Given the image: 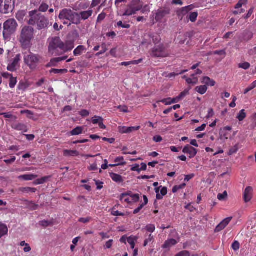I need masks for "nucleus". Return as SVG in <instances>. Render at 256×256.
Segmentation results:
<instances>
[{"mask_svg": "<svg viewBox=\"0 0 256 256\" xmlns=\"http://www.w3.org/2000/svg\"><path fill=\"white\" fill-rule=\"evenodd\" d=\"M12 128L16 130L23 131L24 132H28V131L27 126L25 124L22 123H17L14 124L12 126Z\"/></svg>", "mask_w": 256, "mask_h": 256, "instance_id": "nucleus-17", "label": "nucleus"}, {"mask_svg": "<svg viewBox=\"0 0 256 256\" xmlns=\"http://www.w3.org/2000/svg\"><path fill=\"white\" fill-rule=\"evenodd\" d=\"M8 228L7 226L0 222V238H2L3 236H6L8 234Z\"/></svg>", "mask_w": 256, "mask_h": 256, "instance_id": "nucleus-18", "label": "nucleus"}, {"mask_svg": "<svg viewBox=\"0 0 256 256\" xmlns=\"http://www.w3.org/2000/svg\"><path fill=\"white\" fill-rule=\"evenodd\" d=\"M248 2V0H239L238 4L235 6V8L238 9L241 8L243 5L246 4Z\"/></svg>", "mask_w": 256, "mask_h": 256, "instance_id": "nucleus-47", "label": "nucleus"}, {"mask_svg": "<svg viewBox=\"0 0 256 256\" xmlns=\"http://www.w3.org/2000/svg\"><path fill=\"white\" fill-rule=\"evenodd\" d=\"M102 50H101L100 52H98L96 54V56H99L101 54H104V53H105L106 52V51L107 50V48H106V44H102Z\"/></svg>", "mask_w": 256, "mask_h": 256, "instance_id": "nucleus-51", "label": "nucleus"}, {"mask_svg": "<svg viewBox=\"0 0 256 256\" xmlns=\"http://www.w3.org/2000/svg\"><path fill=\"white\" fill-rule=\"evenodd\" d=\"M246 117V114L245 112V110H240L239 113L238 114L236 118L239 120V121L243 120Z\"/></svg>", "mask_w": 256, "mask_h": 256, "instance_id": "nucleus-36", "label": "nucleus"}, {"mask_svg": "<svg viewBox=\"0 0 256 256\" xmlns=\"http://www.w3.org/2000/svg\"><path fill=\"white\" fill-rule=\"evenodd\" d=\"M170 14V10L168 8L159 9L156 13L155 20L157 22H160Z\"/></svg>", "mask_w": 256, "mask_h": 256, "instance_id": "nucleus-10", "label": "nucleus"}, {"mask_svg": "<svg viewBox=\"0 0 256 256\" xmlns=\"http://www.w3.org/2000/svg\"><path fill=\"white\" fill-rule=\"evenodd\" d=\"M175 256H190V253L189 252L186 250H184L180 252L178 254H176Z\"/></svg>", "mask_w": 256, "mask_h": 256, "instance_id": "nucleus-61", "label": "nucleus"}, {"mask_svg": "<svg viewBox=\"0 0 256 256\" xmlns=\"http://www.w3.org/2000/svg\"><path fill=\"white\" fill-rule=\"evenodd\" d=\"M160 102H162V103L166 105L171 104H172L171 98H164L161 100L157 102L158 103Z\"/></svg>", "mask_w": 256, "mask_h": 256, "instance_id": "nucleus-54", "label": "nucleus"}, {"mask_svg": "<svg viewBox=\"0 0 256 256\" xmlns=\"http://www.w3.org/2000/svg\"><path fill=\"white\" fill-rule=\"evenodd\" d=\"M117 108L122 112L127 113L128 112V108L126 106H119L117 107Z\"/></svg>", "mask_w": 256, "mask_h": 256, "instance_id": "nucleus-57", "label": "nucleus"}, {"mask_svg": "<svg viewBox=\"0 0 256 256\" xmlns=\"http://www.w3.org/2000/svg\"><path fill=\"white\" fill-rule=\"evenodd\" d=\"M28 206L30 210H34L38 209V206L32 202H28Z\"/></svg>", "mask_w": 256, "mask_h": 256, "instance_id": "nucleus-40", "label": "nucleus"}, {"mask_svg": "<svg viewBox=\"0 0 256 256\" xmlns=\"http://www.w3.org/2000/svg\"><path fill=\"white\" fill-rule=\"evenodd\" d=\"M186 184H182L179 186H175L173 187L172 189V192L173 193L176 192L179 190L182 189L186 186Z\"/></svg>", "mask_w": 256, "mask_h": 256, "instance_id": "nucleus-44", "label": "nucleus"}, {"mask_svg": "<svg viewBox=\"0 0 256 256\" xmlns=\"http://www.w3.org/2000/svg\"><path fill=\"white\" fill-rule=\"evenodd\" d=\"M42 60V57L40 55L34 54L31 52L24 56V62L31 70H36Z\"/></svg>", "mask_w": 256, "mask_h": 256, "instance_id": "nucleus-5", "label": "nucleus"}, {"mask_svg": "<svg viewBox=\"0 0 256 256\" xmlns=\"http://www.w3.org/2000/svg\"><path fill=\"white\" fill-rule=\"evenodd\" d=\"M228 196V193L224 191L222 194H219L218 196V198L220 200H224Z\"/></svg>", "mask_w": 256, "mask_h": 256, "instance_id": "nucleus-48", "label": "nucleus"}, {"mask_svg": "<svg viewBox=\"0 0 256 256\" xmlns=\"http://www.w3.org/2000/svg\"><path fill=\"white\" fill-rule=\"evenodd\" d=\"M145 229L148 232H153L155 230L156 228L154 225L150 224L146 226Z\"/></svg>", "mask_w": 256, "mask_h": 256, "instance_id": "nucleus-50", "label": "nucleus"}, {"mask_svg": "<svg viewBox=\"0 0 256 256\" xmlns=\"http://www.w3.org/2000/svg\"><path fill=\"white\" fill-rule=\"evenodd\" d=\"M138 238L136 236H130L128 238V242L130 245L132 249H134L135 246V242L137 240Z\"/></svg>", "mask_w": 256, "mask_h": 256, "instance_id": "nucleus-32", "label": "nucleus"}, {"mask_svg": "<svg viewBox=\"0 0 256 256\" xmlns=\"http://www.w3.org/2000/svg\"><path fill=\"white\" fill-rule=\"evenodd\" d=\"M136 12L135 11V10L134 9V8L132 6L129 4L128 6V8L126 10L125 12L122 14V16H132V14H136Z\"/></svg>", "mask_w": 256, "mask_h": 256, "instance_id": "nucleus-25", "label": "nucleus"}, {"mask_svg": "<svg viewBox=\"0 0 256 256\" xmlns=\"http://www.w3.org/2000/svg\"><path fill=\"white\" fill-rule=\"evenodd\" d=\"M130 197L134 202H138L140 199V195L138 194H132L130 195Z\"/></svg>", "mask_w": 256, "mask_h": 256, "instance_id": "nucleus-64", "label": "nucleus"}, {"mask_svg": "<svg viewBox=\"0 0 256 256\" xmlns=\"http://www.w3.org/2000/svg\"><path fill=\"white\" fill-rule=\"evenodd\" d=\"M48 51L54 56L62 54L64 42L59 37L55 36L48 39Z\"/></svg>", "mask_w": 256, "mask_h": 256, "instance_id": "nucleus-3", "label": "nucleus"}, {"mask_svg": "<svg viewBox=\"0 0 256 256\" xmlns=\"http://www.w3.org/2000/svg\"><path fill=\"white\" fill-rule=\"evenodd\" d=\"M16 160V156H12L11 157V158L10 159L4 160V162L6 164H11L14 162H15Z\"/></svg>", "mask_w": 256, "mask_h": 256, "instance_id": "nucleus-63", "label": "nucleus"}, {"mask_svg": "<svg viewBox=\"0 0 256 256\" xmlns=\"http://www.w3.org/2000/svg\"><path fill=\"white\" fill-rule=\"evenodd\" d=\"M64 154L66 156H75L79 155V152L77 150H66L64 151Z\"/></svg>", "mask_w": 256, "mask_h": 256, "instance_id": "nucleus-24", "label": "nucleus"}, {"mask_svg": "<svg viewBox=\"0 0 256 256\" xmlns=\"http://www.w3.org/2000/svg\"><path fill=\"white\" fill-rule=\"evenodd\" d=\"M48 179V177H43L40 179H38L36 180V184H40L44 183Z\"/></svg>", "mask_w": 256, "mask_h": 256, "instance_id": "nucleus-58", "label": "nucleus"}, {"mask_svg": "<svg viewBox=\"0 0 256 256\" xmlns=\"http://www.w3.org/2000/svg\"><path fill=\"white\" fill-rule=\"evenodd\" d=\"M58 18L61 20H66L70 22L68 26H70L72 24L76 25L78 19V12H74L70 9L65 8L60 11Z\"/></svg>", "mask_w": 256, "mask_h": 256, "instance_id": "nucleus-4", "label": "nucleus"}, {"mask_svg": "<svg viewBox=\"0 0 256 256\" xmlns=\"http://www.w3.org/2000/svg\"><path fill=\"white\" fill-rule=\"evenodd\" d=\"M194 8V6L191 4L182 8L181 10L178 12V16H181L182 18L186 14L190 11L193 10Z\"/></svg>", "mask_w": 256, "mask_h": 256, "instance_id": "nucleus-15", "label": "nucleus"}, {"mask_svg": "<svg viewBox=\"0 0 256 256\" xmlns=\"http://www.w3.org/2000/svg\"><path fill=\"white\" fill-rule=\"evenodd\" d=\"M0 115L4 116L6 118H12L14 120H16L17 119V117L16 116H13L10 113H0Z\"/></svg>", "mask_w": 256, "mask_h": 256, "instance_id": "nucleus-42", "label": "nucleus"}, {"mask_svg": "<svg viewBox=\"0 0 256 256\" xmlns=\"http://www.w3.org/2000/svg\"><path fill=\"white\" fill-rule=\"evenodd\" d=\"M232 220V217H228L216 226L214 230V232H218L224 230L229 224Z\"/></svg>", "mask_w": 256, "mask_h": 256, "instance_id": "nucleus-13", "label": "nucleus"}, {"mask_svg": "<svg viewBox=\"0 0 256 256\" xmlns=\"http://www.w3.org/2000/svg\"><path fill=\"white\" fill-rule=\"evenodd\" d=\"M202 82L203 84H204L206 86H213L216 84V82L213 80L210 79L208 76L203 77Z\"/></svg>", "mask_w": 256, "mask_h": 256, "instance_id": "nucleus-23", "label": "nucleus"}, {"mask_svg": "<svg viewBox=\"0 0 256 256\" xmlns=\"http://www.w3.org/2000/svg\"><path fill=\"white\" fill-rule=\"evenodd\" d=\"M93 14V10H88L86 11H82L80 12H78V19L77 20L78 22L76 25L80 24L81 20H86L90 18Z\"/></svg>", "mask_w": 256, "mask_h": 256, "instance_id": "nucleus-9", "label": "nucleus"}, {"mask_svg": "<svg viewBox=\"0 0 256 256\" xmlns=\"http://www.w3.org/2000/svg\"><path fill=\"white\" fill-rule=\"evenodd\" d=\"M34 38V28L26 26L22 28L18 37V41L23 49H28L31 46V41Z\"/></svg>", "mask_w": 256, "mask_h": 256, "instance_id": "nucleus-2", "label": "nucleus"}, {"mask_svg": "<svg viewBox=\"0 0 256 256\" xmlns=\"http://www.w3.org/2000/svg\"><path fill=\"white\" fill-rule=\"evenodd\" d=\"M48 8V6L46 4H42L39 8V10L42 12H46Z\"/></svg>", "mask_w": 256, "mask_h": 256, "instance_id": "nucleus-53", "label": "nucleus"}, {"mask_svg": "<svg viewBox=\"0 0 256 256\" xmlns=\"http://www.w3.org/2000/svg\"><path fill=\"white\" fill-rule=\"evenodd\" d=\"M74 44L72 42L64 44V48L62 50V54L65 52L71 50L74 48Z\"/></svg>", "mask_w": 256, "mask_h": 256, "instance_id": "nucleus-28", "label": "nucleus"}, {"mask_svg": "<svg viewBox=\"0 0 256 256\" xmlns=\"http://www.w3.org/2000/svg\"><path fill=\"white\" fill-rule=\"evenodd\" d=\"M20 112L22 114H27V115H28L27 116L30 118H32L31 116H33V114H34L33 112L32 111L29 110H22Z\"/></svg>", "mask_w": 256, "mask_h": 256, "instance_id": "nucleus-59", "label": "nucleus"}, {"mask_svg": "<svg viewBox=\"0 0 256 256\" xmlns=\"http://www.w3.org/2000/svg\"><path fill=\"white\" fill-rule=\"evenodd\" d=\"M232 248L234 251L238 250L240 248V243L238 241H234L232 244Z\"/></svg>", "mask_w": 256, "mask_h": 256, "instance_id": "nucleus-55", "label": "nucleus"}, {"mask_svg": "<svg viewBox=\"0 0 256 256\" xmlns=\"http://www.w3.org/2000/svg\"><path fill=\"white\" fill-rule=\"evenodd\" d=\"M67 72H68V70L66 69L58 70V69L52 68L50 70V73H54L55 74H64V73H66Z\"/></svg>", "mask_w": 256, "mask_h": 256, "instance_id": "nucleus-38", "label": "nucleus"}, {"mask_svg": "<svg viewBox=\"0 0 256 256\" xmlns=\"http://www.w3.org/2000/svg\"><path fill=\"white\" fill-rule=\"evenodd\" d=\"M114 162L116 164H119V166H124L126 164V162L124 161V158L122 156L116 158Z\"/></svg>", "mask_w": 256, "mask_h": 256, "instance_id": "nucleus-37", "label": "nucleus"}, {"mask_svg": "<svg viewBox=\"0 0 256 256\" xmlns=\"http://www.w3.org/2000/svg\"><path fill=\"white\" fill-rule=\"evenodd\" d=\"M207 89V86L206 85L198 86L195 88L196 91L201 94H204L206 92Z\"/></svg>", "mask_w": 256, "mask_h": 256, "instance_id": "nucleus-30", "label": "nucleus"}, {"mask_svg": "<svg viewBox=\"0 0 256 256\" xmlns=\"http://www.w3.org/2000/svg\"><path fill=\"white\" fill-rule=\"evenodd\" d=\"M154 236H152L151 234L148 236V238H146L144 242V246H146L148 243L154 242Z\"/></svg>", "mask_w": 256, "mask_h": 256, "instance_id": "nucleus-46", "label": "nucleus"}, {"mask_svg": "<svg viewBox=\"0 0 256 256\" xmlns=\"http://www.w3.org/2000/svg\"><path fill=\"white\" fill-rule=\"evenodd\" d=\"M84 47L82 46H79L74 51V54L75 56L81 55L82 52L84 50Z\"/></svg>", "mask_w": 256, "mask_h": 256, "instance_id": "nucleus-33", "label": "nucleus"}, {"mask_svg": "<svg viewBox=\"0 0 256 256\" xmlns=\"http://www.w3.org/2000/svg\"><path fill=\"white\" fill-rule=\"evenodd\" d=\"M111 214L114 216H125L124 214L120 212L118 210H115L114 209H112Z\"/></svg>", "mask_w": 256, "mask_h": 256, "instance_id": "nucleus-56", "label": "nucleus"}, {"mask_svg": "<svg viewBox=\"0 0 256 256\" xmlns=\"http://www.w3.org/2000/svg\"><path fill=\"white\" fill-rule=\"evenodd\" d=\"M130 4L132 6L136 12L142 8V4L140 0H134Z\"/></svg>", "mask_w": 256, "mask_h": 256, "instance_id": "nucleus-19", "label": "nucleus"}, {"mask_svg": "<svg viewBox=\"0 0 256 256\" xmlns=\"http://www.w3.org/2000/svg\"><path fill=\"white\" fill-rule=\"evenodd\" d=\"M142 58H140L138 60H132L128 62H122L120 65L124 66H128L130 64L136 65L142 62Z\"/></svg>", "mask_w": 256, "mask_h": 256, "instance_id": "nucleus-26", "label": "nucleus"}, {"mask_svg": "<svg viewBox=\"0 0 256 256\" xmlns=\"http://www.w3.org/2000/svg\"><path fill=\"white\" fill-rule=\"evenodd\" d=\"M110 178L116 182L121 183L124 182V180L121 176L120 174L111 172L110 174Z\"/></svg>", "mask_w": 256, "mask_h": 256, "instance_id": "nucleus-20", "label": "nucleus"}, {"mask_svg": "<svg viewBox=\"0 0 256 256\" xmlns=\"http://www.w3.org/2000/svg\"><path fill=\"white\" fill-rule=\"evenodd\" d=\"M59 62L58 58H54L51 59L50 62L46 65V68H50L52 66H56L57 64Z\"/></svg>", "mask_w": 256, "mask_h": 256, "instance_id": "nucleus-35", "label": "nucleus"}, {"mask_svg": "<svg viewBox=\"0 0 256 256\" xmlns=\"http://www.w3.org/2000/svg\"><path fill=\"white\" fill-rule=\"evenodd\" d=\"M101 120H104L102 118L98 116H94L92 119V122L94 124H98Z\"/></svg>", "mask_w": 256, "mask_h": 256, "instance_id": "nucleus-43", "label": "nucleus"}, {"mask_svg": "<svg viewBox=\"0 0 256 256\" xmlns=\"http://www.w3.org/2000/svg\"><path fill=\"white\" fill-rule=\"evenodd\" d=\"M128 196H130L129 194H122L120 198V200H124L128 204L130 203V198L128 197Z\"/></svg>", "mask_w": 256, "mask_h": 256, "instance_id": "nucleus-39", "label": "nucleus"}, {"mask_svg": "<svg viewBox=\"0 0 256 256\" xmlns=\"http://www.w3.org/2000/svg\"><path fill=\"white\" fill-rule=\"evenodd\" d=\"M198 14L197 12H194L190 14L189 19L192 22H194L196 20Z\"/></svg>", "mask_w": 256, "mask_h": 256, "instance_id": "nucleus-41", "label": "nucleus"}, {"mask_svg": "<svg viewBox=\"0 0 256 256\" xmlns=\"http://www.w3.org/2000/svg\"><path fill=\"white\" fill-rule=\"evenodd\" d=\"M165 49L166 47L163 44L156 46L152 50L150 55L154 58H166L168 54L165 51Z\"/></svg>", "mask_w": 256, "mask_h": 256, "instance_id": "nucleus-7", "label": "nucleus"}, {"mask_svg": "<svg viewBox=\"0 0 256 256\" xmlns=\"http://www.w3.org/2000/svg\"><path fill=\"white\" fill-rule=\"evenodd\" d=\"M84 130V128L82 126H77L72 131H70V134L72 136H77L81 134Z\"/></svg>", "mask_w": 256, "mask_h": 256, "instance_id": "nucleus-29", "label": "nucleus"}, {"mask_svg": "<svg viewBox=\"0 0 256 256\" xmlns=\"http://www.w3.org/2000/svg\"><path fill=\"white\" fill-rule=\"evenodd\" d=\"M26 20L30 26L36 25L38 30L46 28L49 25L48 20L37 10L30 12Z\"/></svg>", "mask_w": 256, "mask_h": 256, "instance_id": "nucleus-1", "label": "nucleus"}, {"mask_svg": "<svg viewBox=\"0 0 256 256\" xmlns=\"http://www.w3.org/2000/svg\"><path fill=\"white\" fill-rule=\"evenodd\" d=\"M192 78H186V82L188 84H197L198 82V79L197 78L195 77V74H192L191 75Z\"/></svg>", "mask_w": 256, "mask_h": 256, "instance_id": "nucleus-31", "label": "nucleus"}, {"mask_svg": "<svg viewBox=\"0 0 256 256\" xmlns=\"http://www.w3.org/2000/svg\"><path fill=\"white\" fill-rule=\"evenodd\" d=\"M140 128V126H131V127H126L123 126L122 128H120V132L122 134H128L132 132L138 130Z\"/></svg>", "mask_w": 256, "mask_h": 256, "instance_id": "nucleus-16", "label": "nucleus"}, {"mask_svg": "<svg viewBox=\"0 0 256 256\" xmlns=\"http://www.w3.org/2000/svg\"><path fill=\"white\" fill-rule=\"evenodd\" d=\"M238 145H236L234 146L233 148H231L230 150H229V154L230 155H232L236 152L238 150Z\"/></svg>", "mask_w": 256, "mask_h": 256, "instance_id": "nucleus-62", "label": "nucleus"}, {"mask_svg": "<svg viewBox=\"0 0 256 256\" xmlns=\"http://www.w3.org/2000/svg\"><path fill=\"white\" fill-rule=\"evenodd\" d=\"M117 26L119 27H122L125 28H129L130 25L128 24H124L122 21H120L117 23Z\"/></svg>", "mask_w": 256, "mask_h": 256, "instance_id": "nucleus-60", "label": "nucleus"}, {"mask_svg": "<svg viewBox=\"0 0 256 256\" xmlns=\"http://www.w3.org/2000/svg\"><path fill=\"white\" fill-rule=\"evenodd\" d=\"M250 67V64L248 62L240 64H238V68H243L245 70L248 69Z\"/></svg>", "mask_w": 256, "mask_h": 256, "instance_id": "nucleus-49", "label": "nucleus"}, {"mask_svg": "<svg viewBox=\"0 0 256 256\" xmlns=\"http://www.w3.org/2000/svg\"><path fill=\"white\" fill-rule=\"evenodd\" d=\"M182 152L186 154H188L190 158H192L196 156L198 150L191 146L188 144L184 147L182 150Z\"/></svg>", "mask_w": 256, "mask_h": 256, "instance_id": "nucleus-11", "label": "nucleus"}, {"mask_svg": "<svg viewBox=\"0 0 256 256\" xmlns=\"http://www.w3.org/2000/svg\"><path fill=\"white\" fill-rule=\"evenodd\" d=\"M18 24L14 18L7 20L4 24L3 36L5 39L10 38V36L16 32Z\"/></svg>", "mask_w": 256, "mask_h": 256, "instance_id": "nucleus-6", "label": "nucleus"}, {"mask_svg": "<svg viewBox=\"0 0 256 256\" xmlns=\"http://www.w3.org/2000/svg\"><path fill=\"white\" fill-rule=\"evenodd\" d=\"M253 36V34L249 31H246L244 33L243 40L244 41H248L251 40Z\"/></svg>", "mask_w": 256, "mask_h": 256, "instance_id": "nucleus-34", "label": "nucleus"}, {"mask_svg": "<svg viewBox=\"0 0 256 256\" xmlns=\"http://www.w3.org/2000/svg\"><path fill=\"white\" fill-rule=\"evenodd\" d=\"M18 191L22 193L28 194L30 192L34 193L36 191V189L34 188L30 187H20L18 189Z\"/></svg>", "mask_w": 256, "mask_h": 256, "instance_id": "nucleus-21", "label": "nucleus"}, {"mask_svg": "<svg viewBox=\"0 0 256 256\" xmlns=\"http://www.w3.org/2000/svg\"><path fill=\"white\" fill-rule=\"evenodd\" d=\"M36 175L30 174L20 176L18 178L20 179H22L24 180H32L36 178Z\"/></svg>", "mask_w": 256, "mask_h": 256, "instance_id": "nucleus-27", "label": "nucleus"}, {"mask_svg": "<svg viewBox=\"0 0 256 256\" xmlns=\"http://www.w3.org/2000/svg\"><path fill=\"white\" fill-rule=\"evenodd\" d=\"M177 244V242L176 240L171 238L166 240L164 244H163L162 248H169L173 246L176 245Z\"/></svg>", "mask_w": 256, "mask_h": 256, "instance_id": "nucleus-22", "label": "nucleus"}, {"mask_svg": "<svg viewBox=\"0 0 256 256\" xmlns=\"http://www.w3.org/2000/svg\"><path fill=\"white\" fill-rule=\"evenodd\" d=\"M20 54H17L13 59L12 62L10 63L7 67L8 70L14 72L16 70V68L18 66V64L20 61Z\"/></svg>", "mask_w": 256, "mask_h": 256, "instance_id": "nucleus-12", "label": "nucleus"}, {"mask_svg": "<svg viewBox=\"0 0 256 256\" xmlns=\"http://www.w3.org/2000/svg\"><path fill=\"white\" fill-rule=\"evenodd\" d=\"M17 82V80L16 78H14L13 76L10 77V88H14L16 85Z\"/></svg>", "mask_w": 256, "mask_h": 256, "instance_id": "nucleus-45", "label": "nucleus"}, {"mask_svg": "<svg viewBox=\"0 0 256 256\" xmlns=\"http://www.w3.org/2000/svg\"><path fill=\"white\" fill-rule=\"evenodd\" d=\"M252 191L253 189L251 186H248L246 188L244 194V199L246 202H248L251 200L252 196Z\"/></svg>", "mask_w": 256, "mask_h": 256, "instance_id": "nucleus-14", "label": "nucleus"}, {"mask_svg": "<svg viewBox=\"0 0 256 256\" xmlns=\"http://www.w3.org/2000/svg\"><path fill=\"white\" fill-rule=\"evenodd\" d=\"M16 0H5L4 4L0 6V12L4 14L12 12L14 8Z\"/></svg>", "mask_w": 256, "mask_h": 256, "instance_id": "nucleus-8", "label": "nucleus"}, {"mask_svg": "<svg viewBox=\"0 0 256 256\" xmlns=\"http://www.w3.org/2000/svg\"><path fill=\"white\" fill-rule=\"evenodd\" d=\"M52 224V222L48 220H42L40 222V225L44 227H47Z\"/></svg>", "mask_w": 256, "mask_h": 256, "instance_id": "nucleus-52", "label": "nucleus"}]
</instances>
